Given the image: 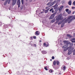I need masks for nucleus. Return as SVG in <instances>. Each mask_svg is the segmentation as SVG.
Masks as SVG:
<instances>
[{
    "label": "nucleus",
    "instance_id": "f257e3e1",
    "mask_svg": "<svg viewBox=\"0 0 75 75\" xmlns=\"http://www.w3.org/2000/svg\"><path fill=\"white\" fill-rule=\"evenodd\" d=\"M75 20V15L74 16H71L69 17L65 21V23L68 22V23H70L73 20Z\"/></svg>",
    "mask_w": 75,
    "mask_h": 75
},
{
    "label": "nucleus",
    "instance_id": "f03ea898",
    "mask_svg": "<svg viewBox=\"0 0 75 75\" xmlns=\"http://www.w3.org/2000/svg\"><path fill=\"white\" fill-rule=\"evenodd\" d=\"M74 48H71V46H70V48L68 50V55H71V53H72V51Z\"/></svg>",
    "mask_w": 75,
    "mask_h": 75
},
{
    "label": "nucleus",
    "instance_id": "7ed1b4c3",
    "mask_svg": "<svg viewBox=\"0 0 75 75\" xmlns=\"http://www.w3.org/2000/svg\"><path fill=\"white\" fill-rule=\"evenodd\" d=\"M16 4L17 5H18V8H19V7H20V6H21V3L20 0H17Z\"/></svg>",
    "mask_w": 75,
    "mask_h": 75
},
{
    "label": "nucleus",
    "instance_id": "20e7f679",
    "mask_svg": "<svg viewBox=\"0 0 75 75\" xmlns=\"http://www.w3.org/2000/svg\"><path fill=\"white\" fill-rule=\"evenodd\" d=\"M57 14V13H53L50 17V18L51 19H53V18H54L55 17V15Z\"/></svg>",
    "mask_w": 75,
    "mask_h": 75
},
{
    "label": "nucleus",
    "instance_id": "39448f33",
    "mask_svg": "<svg viewBox=\"0 0 75 75\" xmlns=\"http://www.w3.org/2000/svg\"><path fill=\"white\" fill-rule=\"evenodd\" d=\"M61 19V15H59L56 18V20L57 21H58L59 20Z\"/></svg>",
    "mask_w": 75,
    "mask_h": 75
},
{
    "label": "nucleus",
    "instance_id": "423d86ee",
    "mask_svg": "<svg viewBox=\"0 0 75 75\" xmlns=\"http://www.w3.org/2000/svg\"><path fill=\"white\" fill-rule=\"evenodd\" d=\"M69 44H70V42L67 43V44L66 45H64L62 47V48H66L68 47L69 46L68 45Z\"/></svg>",
    "mask_w": 75,
    "mask_h": 75
},
{
    "label": "nucleus",
    "instance_id": "0eeeda50",
    "mask_svg": "<svg viewBox=\"0 0 75 75\" xmlns=\"http://www.w3.org/2000/svg\"><path fill=\"white\" fill-rule=\"evenodd\" d=\"M13 3H12V6H14L16 4V2L17 1V0H12Z\"/></svg>",
    "mask_w": 75,
    "mask_h": 75
},
{
    "label": "nucleus",
    "instance_id": "6e6552de",
    "mask_svg": "<svg viewBox=\"0 0 75 75\" xmlns=\"http://www.w3.org/2000/svg\"><path fill=\"white\" fill-rule=\"evenodd\" d=\"M58 1H59V0H55V1H53L52 3V5H51V6H53V5L54 4H55V3H56V2H58Z\"/></svg>",
    "mask_w": 75,
    "mask_h": 75
},
{
    "label": "nucleus",
    "instance_id": "1a4fd4ad",
    "mask_svg": "<svg viewBox=\"0 0 75 75\" xmlns=\"http://www.w3.org/2000/svg\"><path fill=\"white\" fill-rule=\"evenodd\" d=\"M64 8V6H62L60 7L59 9V11H61L62 10V9Z\"/></svg>",
    "mask_w": 75,
    "mask_h": 75
},
{
    "label": "nucleus",
    "instance_id": "9d476101",
    "mask_svg": "<svg viewBox=\"0 0 75 75\" xmlns=\"http://www.w3.org/2000/svg\"><path fill=\"white\" fill-rule=\"evenodd\" d=\"M71 40V42H75V41H75V38H72Z\"/></svg>",
    "mask_w": 75,
    "mask_h": 75
},
{
    "label": "nucleus",
    "instance_id": "9b49d317",
    "mask_svg": "<svg viewBox=\"0 0 75 75\" xmlns=\"http://www.w3.org/2000/svg\"><path fill=\"white\" fill-rule=\"evenodd\" d=\"M36 34L37 35H40V32L38 31H37L36 32Z\"/></svg>",
    "mask_w": 75,
    "mask_h": 75
},
{
    "label": "nucleus",
    "instance_id": "f8f14e48",
    "mask_svg": "<svg viewBox=\"0 0 75 75\" xmlns=\"http://www.w3.org/2000/svg\"><path fill=\"white\" fill-rule=\"evenodd\" d=\"M70 48V46L69 47H68L66 49H65L64 50V51H67L68 49H69V48Z\"/></svg>",
    "mask_w": 75,
    "mask_h": 75
},
{
    "label": "nucleus",
    "instance_id": "ddd939ff",
    "mask_svg": "<svg viewBox=\"0 0 75 75\" xmlns=\"http://www.w3.org/2000/svg\"><path fill=\"white\" fill-rule=\"evenodd\" d=\"M68 4L69 6H71V4H72V2L71 1H69L68 2Z\"/></svg>",
    "mask_w": 75,
    "mask_h": 75
},
{
    "label": "nucleus",
    "instance_id": "4468645a",
    "mask_svg": "<svg viewBox=\"0 0 75 75\" xmlns=\"http://www.w3.org/2000/svg\"><path fill=\"white\" fill-rule=\"evenodd\" d=\"M50 4V5H52V4H51V2H50L49 3H47V6H49V5Z\"/></svg>",
    "mask_w": 75,
    "mask_h": 75
},
{
    "label": "nucleus",
    "instance_id": "2eb2a0df",
    "mask_svg": "<svg viewBox=\"0 0 75 75\" xmlns=\"http://www.w3.org/2000/svg\"><path fill=\"white\" fill-rule=\"evenodd\" d=\"M49 9H47V10H45V13L46 14V13H48V11H49Z\"/></svg>",
    "mask_w": 75,
    "mask_h": 75
},
{
    "label": "nucleus",
    "instance_id": "dca6fc26",
    "mask_svg": "<svg viewBox=\"0 0 75 75\" xmlns=\"http://www.w3.org/2000/svg\"><path fill=\"white\" fill-rule=\"evenodd\" d=\"M56 64H57L56 61H54L53 62V64L54 65H56Z\"/></svg>",
    "mask_w": 75,
    "mask_h": 75
},
{
    "label": "nucleus",
    "instance_id": "f3484780",
    "mask_svg": "<svg viewBox=\"0 0 75 75\" xmlns=\"http://www.w3.org/2000/svg\"><path fill=\"white\" fill-rule=\"evenodd\" d=\"M8 1L7 0H6V1H5V3H4V5L5 6V5H6L7 4V2Z\"/></svg>",
    "mask_w": 75,
    "mask_h": 75
},
{
    "label": "nucleus",
    "instance_id": "a211bd4d",
    "mask_svg": "<svg viewBox=\"0 0 75 75\" xmlns=\"http://www.w3.org/2000/svg\"><path fill=\"white\" fill-rule=\"evenodd\" d=\"M42 53L43 54H46L47 53V52H46L45 51H42Z\"/></svg>",
    "mask_w": 75,
    "mask_h": 75
},
{
    "label": "nucleus",
    "instance_id": "6ab92c4d",
    "mask_svg": "<svg viewBox=\"0 0 75 75\" xmlns=\"http://www.w3.org/2000/svg\"><path fill=\"white\" fill-rule=\"evenodd\" d=\"M67 13L68 14H70L71 13V10H69L68 11V12H67Z\"/></svg>",
    "mask_w": 75,
    "mask_h": 75
},
{
    "label": "nucleus",
    "instance_id": "aec40b11",
    "mask_svg": "<svg viewBox=\"0 0 75 75\" xmlns=\"http://www.w3.org/2000/svg\"><path fill=\"white\" fill-rule=\"evenodd\" d=\"M23 5H22L21 6V10H23Z\"/></svg>",
    "mask_w": 75,
    "mask_h": 75
},
{
    "label": "nucleus",
    "instance_id": "412c9836",
    "mask_svg": "<svg viewBox=\"0 0 75 75\" xmlns=\"http://www.w3.org/2000/svg\"><path fill=\"white\" fill-rule=\"evenodd\" d=\"M55 22V20L53 19L52 20V21H51L50 23H54Z\"/></svg>",
    "mask_w": 75,
    "mask_h": 75
},
{
    "label": "nucleus",
    "instance_id": "4be33fe9",
    "mask_svg": "<svg viewBox=\"0 0 75 75\" xmlns=\"http://www.w3.org/2000/svg\"><path fill=\"white\" fill-rule=\"evenodd\" d=\"M67 37H68L69 38H70L71 37V35H67Z\"/></svg>",
    "mask_w": 75,
    "mask_h": 75
},
{
    "label": "nucleus",
    "instance_id": "5701e85b",
    "mask_svg": "<svg viewBox=\"0 0 75 75\" xmlns=\"http://www.w3.org/2000/svg\"><path fill=\"white\" fill-rule=\"evenodd\" d=\"M74 44L73 43V42H72L71 43H70V46H72V45H73Z\"/></svg>",
    "mask_w": 75,
    "mask_h": 75
},
{
    "label": "nucleus",
    "instance_id": "b1692460",
    "mask_svg": "<svg viewBox=\"0 0 75 75\" xmlns=\"http://www.w3.org/2000/svg\"><path fill=\"white\" fill-rule=\"evenodd\" d=\"M59 61H56V64H57V65H59Z\"/></svg>",
    "mask_w": 75,
    "mask_h": 75
},
{
    "label": "nucleus",
    "instance_id": "393cba45",
    "mask_svg": "<svg viewBox=\"0 0 75 75\" xmlns=\"http://www.w3.org/2000/svg\"><path fill=\"white\" fill-rule=\"evenodd\" d=\"M63 42H64V43H66L67 44V43L69 42H67V41H63Z\"/></svg>",
    "mask_w": 75,
    "mask_h": 75
},
{
    "label": "nucleus",
    "instance_id": "a878e982",
    "mask_svg": "<svg viewBox=\"0 0 75 75\" xmlns=\"http://www.w3.org/2000/svg\"><path fill=\"white\" fill-rule=\"evenodd\" d=\"M73 55H75V49L73 51Z\"/></svg>",
    "mask_w": 75,
    "mask_h": 75
},
{
    "label": "nucleus",
    "instance_id": "bb28decb",
    "mask_svg": "<svg viewBox=\"0 0 75 75\" xmlns=\"http://www.w3.org/2000/svg\"><path fill=\"white\" fill-rule=\"evenodd\" d=\"M69 11V9H66V12H68Z\"/></svg>",
    "mask_w": 75,
    "mask_h": 75
},
{
    "label": "nucleus",
    "instance_id": "cd10ccee",
    "mask_svg": "<svg viewBox=\"0 0 75 75\" xmlns=\"http://www.w3.org/2000/svg\"><path fill=\"white\" fill-rule=\"evenodd\" d=\"M21 3L22 4H23L24 3V0H21Z\"/></svg>",
    "mask_w": 75,
    "mask_h": 75
},
{
    "label": "nucleus",
    "instance_id": "c85d7f7f",
    "mask_svg": "<svg viewBox=\"0 0 75 75\" xmlns=\"http://www.w3.org/2000/svg\"><path fill=\"white\" fill-rule=\"evenodd\" d=\"M47 67H45L44 68L45 69V70H46V71H47V70H48V69H47Z\"/></svg>",
    "mask_w": 75,
    "mask_h": 75
},
{
    "label": "nucleus",
    "instance_id": "c756f323",
    "mask_svg": "<svg viewBox=\"0 0 75 75\" xmlns=\"http://www.w3.org/2000/svg\"><path fill=\"white\" fill-rule=\"evenodd\" d=\"M66 69V67L64 66L63 67V70H65Z\"/></svg>",
    "mask_w": 75,
    "mask_h": 75
},
{
    "label": "nucleus",
    "instance_id": "7c9ffc66",
    "mask_svg": "<svg viewBox=\"0 0 75 75\" xmlns=\"http://www.w3.org/2000/svg\"><path fill=\"white\" fill-rule=\"evenodd\" d=\"M53 10V8H52L51 9H50L49 11H50L51 12V11H52Z\"/></svg>",
    "mask_w": 75,
    "mask_h": 75
},
{
    "label": "nucleus",
    "instance_id": "2f4dec72",
    "mask_svg": "<svg viewBox=\"0 0 75 75\" xmlns=\"http://www.w3.org/2000/svg\"><path fill=\"white\" fill-rule=\"evenodd\" d=\"M62 23V22H59L58 23V25H59V24H61Z\"/></svg>",
    "mask_w": 75,
    "mask_h": 75
},
{
    "label": "nucleus",
    "instance_id": "473e14b6",
    "mask_svg": "<svg viewBox=\"0 0 75 75\" xmlns=\"http://www.w3.org/2000/svg\"><path fill=\"white\" fill-rule=\"evenodd\" d=\"M49 72H50L51 73L52 72V71L51 70H49Z\"/></svg>",
    "mask_w": 75,
    "mask_h": 75
},
{
    "label": "nucleus",
    "instance_id": "72a5a7b5",
    "mask_svg": "<svg viewBox=\"0 0 75 75\" xmlns=\"http://www.w3.org/2000/svg\"><path fill=\"white\" fill-rule=\"evenodd\" d=\"M73 4L74 6L75 5V1L73 2Z\"/></svg>",
    "mask_w": 75,
    "mask_h": 75
},
{
    "label": "nucleus",
    "instance_id": "f704fd0d",
    "mask_svg": "<svg viewBox=\"0 0 75 75\" xmlns=\"http://www.w3.org/2000/svg\"><path fill=\"white\" fill-rule=\"evenodd\" d=\"M52 59H54V56L52 57Z\"/></svg>",
    "mask_w": 75,
    "mask_h": 75
},
{
    "label": "nucleus",
    "instance_id": "c9c22d12",
    "mask_svg": "<svg viewBox=\"0 0 75 75\" xmlns=\"http://www.w3.org/2000/svg\"><path fill=\"white\" fill-rule=\"evenodd\" d=\"M33 38H34V39H36V36H34L33 37Z\"/></svg>",
    "mask_w": 75,
    "mask_h": 75
},
{
    "label": "nucleus",
    "instance_id": "e433bc0d",
    "mask_svg": "<svg viewBox=\"0 0 75 75\" xmlns=\"http://www.w3.org/2000/svg\"><path fill=\"white\" fill-rule=\"evenodd\" d=\"M48 6H47L45 8L46 9H47V8H48Z\"/></svg>",
    "mask_w": 75,
    "mask_h": 75
},
{
    "label": "nucleus",
    "instance_id": "4c0bfd02",
    "mask_svg": "<svg viewBox=\"0 0 75 75\" xmlns=\"http://www.w3.org/2000/svg\"><path fill=\"white\" fill-rule=\"evenodd\" d=\"M54 12V10H52V13H53Z\"/></svg>",
    "mask_w": 75,
    "mask_h": 75
},
{
    "label": "nucleus",
    "instance_id": "58836bf2",
    "mask_svg": "<svg viewBox=\"0 0 75 75\" xmlns=\"http://www.w3.org/2000/svg\"><path fill=\"white\" fill-rule=\"evenodd\" d=\"M46 47H48V44L46 45Z\"/></svg>",
    "mask_w": 75,
    "mask_h": 75
},
{
    "label": "nucleus",
    "instance_id": "ea45409f",
    "mask_svg": "<svg viewBox=\"0 0 75 75\" xmlns=\"http://www.w3.org/2000/svg\"><path fill=\"white\" fill-rule=\"evenodd\" d=\"M34 45H35V46L36 47H37V45L35 44H34Z\"/></svg>",
    "mask_w": 75,
    "mask_h": 75
},
{
    "label": "nucleus",
    "instance_id": "a19ab883",
    "mask_svg": "<svg viewBox=\"0 0 75 75\" xmlns=\"http://www.w3.org/2000/svg\"><path fill=\"white\" fill-rule=\"evenodd\" d=\"M10 1H8V4H10Z\"/></svg>",
    "mask_w": 75,
    "mask_h": 75
},
{
    "label": "nucleus",
    "instance_id": "79ce46f5",
    "mask_svg": "<svg viewBox=\"0 0 75 75\" xmlns=\"http://www.w3.org/2000/svg\"><path fill=\"white\" fill-rule=\"evenodd\" d=\"M44 45H46V44H45V43H44Z\"/></svg>",
    "mask_w": 75,
    "mask_h": 75
},
{
    "label": "nucleus",
    "instance_id": "37998d69",
    "mask_svg": "<svg viewBox=\"0 0 75 75\" xmlns=\"http://www.w3.org/2000/svg\"><path fill=\"white\" fill-rule=\"evenodd\" d=\"M72 8L73 9H74V8H75L74 7H72Z\"/></svg>",
    "mask_w": 75,
    "mask_h": 75
},
{
    "label": "nucleus",
    "instance_id": "c03bdc74",
    "mask_svg": "<svg viewBox=\"0 0 75 75\" xmlns=\"http://www.w3.org/2000/svg\"><path fill=\"white\" fill-rule=\"evenodd\" d=\"M42 42V41L41 40L39 41V42Z\"/></svg>",
    "mask_w": 75,
    "mask_h": 75
},
{
    "label": "nucleus",
    "instance_id": "a18cd8bd",
    "mask_svg": "<svg viewBox=\"0 0 75 75\" xmlns=\"http://www.w3.org/2000/svg\"><path fill=\"white\" fill-rule=\"evenodd\" d=\"M75 13V11H74V12L72 13L73 14H74V13Z\"/></svg>",
    "mask_w": 75,
    "mask_h": 75
},
{
    "label": "nucleus",
    "instance_id": "49530a36",
    "mask_svg": "<svg viewBox=\"0 0 75 75\" xmlns=\"http://www.w3.org/2000/svg\"><path fill=\"white\" fill-rule=\"evenodd\" d=\"M11 1V0H8V1Z\"/></svg>",
    "mask_w": 75,
    "mask_h": 75
},
{
    "label": "nucleus",
    "instance_id": "de8ad7c7",
    "mask_svg": "<svg viewBox=\"0 0 75 75\" xmlns=\"http://www.w3.org/2000/svg\"><path fill=\"white\" fill-rule=\"evenodd\" d=\"M43 13V12H41V13Z\"/></svg>",
    "mask_w": 75,
    "mask_h": 75
},
{
    "label": "nucleus",
    "instance_id": "09e8293b",
    "mask_svg": "<svg viewBox=\"0 0 75 75\" xmlns=\"http://www.w3.org/2000/svg\"><path fill=\"white\" fill-rule=\"evenodd\" d=\"M31 38L32 39L33 38V37H31Z\"/></svg>",
    "mask_w": 75,
    "mask_h": 75
},
{
    "label": "nucleus",
    "instance_id": "8fccbe9b",
    "mask_svg": "<svg viewBox=\"0 0 75 75\" xmlns=\"http://www.w3.org/2000/svg\"><path fill=\"white\" fill-rule=\"evenodd\" d=\"M2 1H4L5 0H1Z\"/></svg>",
    "mask_w": 75,
    "mask_h": 75
},
{
    "label": "nucleus",
    "instance_id": "3c124183",
    "mask_svg": "<svg viewBox=\"0 0 75 75\" xmlns=\"http://www.w3.org/2000/svg\"><path fill=\"white\" fill-rule=\"evenodd\" d=\"M52 61V59H50V61Z\"/></svg>",
    "mask_w": 75,
    "mask_h": 75
},
{
    "label": "nucleus",
    "instance_id": "603ef678",
    "mask_svg": "<svg viewBox=\"0 0 75 75\" xmlns=\"http://www.w3.org/2000/svg\"><path fill=\"white\" fill-rule=\"evenodd\" d=\"M50 0V1H52V0Z\"/></svg>",
    "mask_w": 75,
    "mask_h": 75
},
{
    "label": "nucleus",
    "instance_id": "864d4df0",
    "mask_svg": "<svg viewBox=\"0 0 75 75\" xmlns=\"http://www.w3.org/2000/svg\"><path fill=\"white\" fill-rule=\"evenodd\" d=\"M61 45H62V43L60 44Z\"/></svg>",
    "mask_w": 75,
    "mask_h": 75
},
{
    "label": "nucleus",
    "instance_id": "5fc2aeb1",
    "mask_svg": "<svg viewBox=\"0 0 75 75\" xmlns=\"http://www.w3.org/2000/svg\"><path fill=\"white\" fill-rule=\"evenodd\" d=\"M59 0V1H60V0Z\"/></svg>",
    "mask_w": 75,
    "mask_h": 75
},
{
    "label": "nucleus",
    "instance_id": "6e6d98bb",
    "mask_svg": "<svg viewBox=\"0 0 75 75\" xmlns=\"http://www.w3.org/2000/svg\"><path fill=\"white\" fill-rule=\"evenodd\" d=\"M55 6H57V5H56Z\"/></svg>",
    "mask_w": 75,
    "mask_h": 75
},
{
    "label": "nucleus",
    "instance_id": "4d7b16f0",
    "mask_svg": "<svg viewBox=\"0 0 75 75\" xmlns=\"http://www.w3.org/2000/svg\"><path fill=\"white\" fill-rule=\"evenodd\" d=\"M43 11H44V10L43 9Z\"/></svg>",
    "mask_w": 75,
    "mask_h": 75
}]
</instances>
